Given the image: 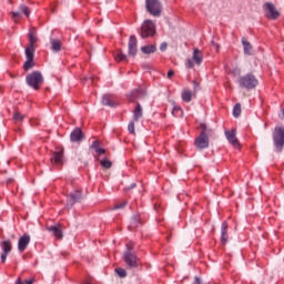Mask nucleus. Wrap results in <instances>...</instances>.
I'll return each instance as SVG.
<instances>
[{"label": "nucleus", "instance_id": "1", "mask_svg": "<svg viewBox=\"0 0 284 284\" xmlns=\"http://www.w3.org/2000/svg\"><path fill=\"white\" fill-rule=\"evenodd\" d=\"M26 82L33 90H39L43 85V74L39 71H33L27 75Z\"/></svg>", "mask_w": 284, "mask_h": 284}, {"label": "nucleus", "instance_id": "2", "mask_svg": "<svg viewBox=\"0 0 284 284\" xmlns=\"http://www.w3.org/2000/svg\"><path fill=\"white\" fill-rule=\"evenodd\" d=\"M240 88H244L245 90H254L256 85H258V79L252 73H247L240 78L239 80Z\"/></svg>", "mask_w": 284, "mask_h": 284}, {"label": "nucleus", "instance_id": "3", "mask_svg": "<svg viewBox=\"0 0 284 284\" xmlns=\"http://www.w3.org/2000/svg\"><path fill=\"white\" fill-rule=\"evenodd\" d=\"M146 12H150L152 17H161L163 12V4L160 0H145Z\"/></svg>", "mask_w": 284, "mask_h": 284}, {"label": "nucleus", "instance_id": "4", "mask_svg": "<svg viewBox=\"0 0 284 284\" xmlns=\"http://www.w3.org/2000/svg\"><path fill=\"white\" fill-rule=\"evenodd\" d=\"M156 34V26L152 20H145L141 27L142 39H148V37H154Z\"/></svg>", "mask_w": 284, "mask_h": 284}, {"label": "nucleus", "instance_id": "5", "mask_svg": "<svg viewBox=\"0 0 284 284\" xmlns=\"http://www.w3.org/2000/svg\"><path fill=\"white\" fill-rule=\"evenodd\" d=\"M123 260L129 270H134L139 267V257H136V254H134V252L124 251Z\"/></svg>", "mask_w": 284, "mask_h": 284}, {"label": "nucleus", "instance_id": "6", "mask_svg": "<svg viewBox=\"0 0 284 284\" xmlns=\"http://www.w3.org/2000/svg\"><path fill=\"white\" fill-rule=\"evenodd\" d=\"M264 14L267 17V19L276 20L278 17H281V12L276 10V6L272 2H266L263 6Z\"/></svg>", "mask_w": 284, "mask_h": 284}, {"label": "nucleus", "instance_id": "7", "mask_svg": "<svg viewBox=\"0 0 284 284\" xmlns=\"http://www.w3.org/2000/svg\"><path fill=\"white\" fill-rule=\"evenodd\" d=\"M273 140L275 148H277L278 152H281L284 145V128H275Z\"/></svg>", "mask_w": 284, "mask_h": 284}, {"label": "nucleus", "instance_id": "8", "mask_svg": "<svg viewBox=\"0 0 284 284\" xmlns=\"http://www.w3.org/2000/svg\"><path fill=\"white\" fill-rule=\"evenodd\" d=\"M194 63L195 65H201V63H203V52L199 49H194L192 59H187L185 65L186 68L192 69L194 68Z\"/></svg>", "mask_w": 284, "mask_h": 284}, {"label": "nucleus", "instance_id": "9", "mask_svg": "<svg viewBox=\"0 0 284 284\" xmlns=\"http://www.w3.org/2000/svg\"><path fill=\"white\" fill-rule=\"evenodd\" d=\"M0 247L2 250L1 262L4 263V261L8 258V254L12 252V241L4 240L0 242Z\"/></svg>", "mask_w": 284, "mask_h": 284}, {"label": "nucleus", "instance_id": "10", "mask_svg": "<svg viewBox=\"0 0 284 284\" xmlns=\"http://www.w3.org/2000/svg\"><path fill=\"white\" fill-rule=\"evenodd\" d=\"M195 146L197 150H205V148H210V138L200 133V135L195 140Z\"/></svg>", "mask_w": 284, "mask_h": 284}, {"label": "nucleus", "instance_id": "11", "mask_svg": "<svg viewBox=\"0 0 284 284\" xmlns=\"http://www.w3.org/2000/svg\"><path fill=\"white\" fill-rule=\"evenodd\" d=\"M31 237L29 234H23L18 241V251L20 254H23L26 250H28V245H30Z\"/></svg>", "mask_w": 284, "mask_h": 284}, {"label": "nucleus", "instance_id": "12", "mask_svg": "<svg viewBox=\"0 0 284 284\" xmlns=\"http://www.w3.org/2000/svg\"><path fill=\"white\" fill-rule=\"evenodd\" d=\"M84 139L83 131H81L80 128H77L73 130L70 134V141L72 143H81V141Z\"/></svg>", "mask_w": 284, "mask_h": 284}, {"label": "nucleus", "instance_id": "13", "mask_svg": "<svg viewBox=\"0 0 284 284\" xmlns=\"http://www.w3.org/2000/svg\"><path fill=\"white\" fill-rule=\"evenodd\" d=\"M225 136L233 148H239V139H236V130L226 131Z\"/></svg>", "mask_w": 284, "mask_h": 284}, {"label": "nucleus", "instance_id": "14", "mask_svg": "<svg viewBox=\"0 0 284 284\" xmlns=\"http://www.w3.org/2000/svg\"><path fill=\"white\" fill-rule=\"evenodd\" d=\"M136 43H138L136 37L131 36L129 39V57H136V52H138Z\"/></svg>", "mask_w": 284, "mask_h": 284}, {"label": "nucleus", "instance_id": "15", "mask_svg": "<svg viewBox=\"0 0 284 284\" xmlns=\"http://www.w3.org/2000/svg\"><path fill=\"white\" fill-rule=\"evenodd\" d=\"M47 230L52 233L55 239H63V230L61 229V225L48 226Z\"/></svg>", "mask_w": 284, "mask_h": 284}, {"label": "nucleus", "instance_id": "16", "mask_svg": "<svg viewBox=\"0 0 284 284\" xmlns=\"http://www.w3.org/2000/svg\"><path fill=\"white\" fill-rule=\"evenodd\" d=\"M83 199V195L81 194V190H75L70 194L69 203L70 206L74 205V203H79Z\"/></svg>", "mask_w": 284, "mask_h": 284}, {"label": "nucleus", "instance_id": "17", "mask_svg": "<svg viewBox=\"0 0 284 284\" xmlns=\"http://www.w3.org/2000/svg\"><path fill=\"white\" fill-rule=\"evenodd\" d=\"M196 94L193 93L192 90L190 89H183L181 93V99L184 101V103H190L192 101V98L195 97Z\"/></svg>", "mask_w": 284, "mask_h": 284}, {"label": "nucleus", "instance_id": "18", "mask_svg": "<svg viewBox=\"0 0 284 284\" xmlns=\"http://www.w3.org/2000/svg\"><path fill=\"white\" fill-rule=\"evenodd\" d=\"M141 225H143V223L141 222V215L136 214L131 219V223L129 225V230H136L138 227H141Z\"/></svg>", "mask_w": 284, "mask_h": 284}, {"label": "nucleus", "instance_id": "19", "mask_svg": "<svg viewBox=\"0 0 284 284\" xmlns=\"http://www.w3.org/2000/svg\"><path fill=\"white\" fill-rule=\"evenodd\" d=\"M51 162L54 163V165H61L63 163V150L53 153Z\"/></svg>", "mask_w": 284, "mask_h": 284}, {"label": "nucleus", "instance_id": "20", "mask_svg": "<svg viewBox=\"0 0 284 284\" xmlns=\"http://www.w3.org/2000/svg\"><path fill=\"white\" fill-rule=\"evenodd\" d=\"M143 94H145V90H143V89H135L128 97V100L131 101V102L136 101V99H139V97H143Z\"/></svg>", "mask_w": 284, "mask_h": 284}, {"label": "nucleus", "instance_id": "21", "mask_svg": "<svg viewBox=\"0 0 284 284\" xmlns=\"http://www.w3.org/2000/svg\"><path fill=\"white\" fill-rule=\"evenodd\" d=\"M200 128L202 130L200 134H203L204 136H207V139H210V136H214V130L209 128L207 124L201 123Z\"/></svg>", "mask_w": 284, "mask_h": 284}, {"label": "nucleus", "instance_id": "22", "mask_svg": "<svg viewBox=\"0 0 284 284\" xmlns=\"http://www.w3.org/2000/svg\"><path fill=\"white\" fill-rule=\"evenodd\" d=\"M227 222H223L221 226V241L222 245H225L227 243Z\"/></svg>", "mask_w": 284, "mask_h": 284}, {"label": "nucleus", "instance_id": "23", "mask_svg": "<svg viewBox=\"0 0 284 284\" xmlns=\"http://www.w3.org/2000/svg\"><path fill=\"white\" fill-rule=\"evenodd\" d=\"M37 29H31L28 33V38H29V48H34L37 41H38V38H37V32H36Z\"/></svg>", "mask_w": 284, "mask_h": 284}, {"label": "nucleus", "instance_id": "24", "mask_svg": "<svg viewBox=\"0 0 284 284\" xmlns=\"http://www.w3.org/2000/svg\"><path fill=\"white\" fill-rule=\"evenodd\" d=\"M139 119H143V108L140 103L133 110V121H139Z\"/></svg>", "mask_w": 284, "mask_h": 284}, {"label": "nucleus", "instance_id": "25", "mask_svg": "<svg viewBox=\"0 0 284 284\" xmlns=\"http://www.w3.org/2000/svg\"><path fill=\"white\" fill-rule=\"evenodd\" d=\"M102 105H108L109 108H114L116 104L114 103V100L112 99L111 95H103L102 97V101H101Z\"/></svg>", "mask_w": 284, "mask_h": 284}, {"label": "nucleus", "instance_id": "26", "mask_svg": "<svg viewBox=\"0 0 284 284\" xmlns=\"http://www.w3.org/2000/svg\"><path fill=\"white\" fill-rule=\"evenodd\" d=\"M242 44L244 48V54L252 55L254 50L252 49V44L247 40H245V38L242 39Z\"/></svg>", "mask_w": 284, "mask_h": 284}, {"label": "nucleus", "instance_id": "27", "mask_svg": "<svg viewBox=\"0 0 284 284\" xmlns=\"http://www.w3.org/2000/svg\"><path fill=\"white\" fill-rule=\"evenodd\" d=\"M34 52H36L34 47H27L24 51L26 58L29 60H34Z\"/></svg>", "mask_w": 284, "mask_h": 284}, {"label": "nucleus", "instance_id": "28", "mask_svg": "<svg viewBox=\"0 0 284 284\" xmlns=\"http://www.w3.org/2000/svg\"><path fill=\"white\" fill-rule=\"evenodd\" d=\"M51 50H53V52H59L61 50V40L52 39L51 40Z\"/></svg>", "mask_w": 284, "mask_h": 284}, {"label": "nucleus", "instance_id": "29", "mask_svg": "<svg viewBox=\"0 0 284 284\" xmlns=\"http://www.w3.org/2000/svg\"><path fill=\"white\" fill-rule=\"evenodd\" d=\"M142 52L144 54H152L153 52H156V45L150 44L141 48Z\"/></svg>", "mask_w": 284, "mask_h": 284}, {"label": "nucleus", "instance_id": "30", "mask_svg": "<svg viewBox=\"0 0 284 284\" xmlns=\"http://www.w3.org/2000/svg\"><path fill=\"white\" fill-rule=\"evenodd\" d=\"M173 116H182L183 115V109H181L180 105L173 102V109H172Z\"/></svg>", "mask_w": 284, "mask_h": 284}, {"label": "nucleus", "instance_id": "31", "mask_svg": "<svg viewBox=\"0 0 284 284\" xmlns=\"http://www.w3.org/2000/svg\"><path fill=\"white\" fill-rule=\"evenodd\" d=\"M114 59L118 62H120V61H128V55H125V53H123L121 51H116L115 54H114Z\"/></svg>", "mask_w": 284, "mask_h": 284}, {"label": "nucleus", "instance_id": "32", "mask_svg": "<svg viewBox=\"0 0 284 284\" xmlns=\"http://www.w3.org/2000/svg\"><path fill=\"white\" fill-rule=\"evenodd\" d=\"M32 68H34V60L27 59V61L23 64V70L28 72V70H32Z\"/></svg>", "mask_w": 284, "mask_h": 284}, {"label": "nucleus", "instance_id": "33", "mask_svg": "<svg viewBox=\"0 0 284 284\" xmlns=\"http://www.w3.org/2000/svg\"><path fill=\"white\" fill-rule=\"evenodd\" d=\"M233 116H235V119H239V116H241V103H236L233 108Z\"/></svg>", "mask_w": 284, "mask_h": 284}, {"label": "nucleus", "instance_id": "34", "mask_svg": "<svg viewBox=\"0 0 284 284\" xmlns=\"http://www.w3.org/2000/svg\"><path fill=\"white\" fill-rule=\"evenodd\" d=\"M13 119L17 122H21V121H23V119H26V115L21 114L19 111H16L13 113Z\"/></svg>", "mask_w": 284, "mask_h": 284}, {"label": "nucleus", "instance_id": "35", "mask_svg": "<svg viewBox=\"0 0 284 284\" xmlns=\"http://www.w3.org/2000/svg\"><path fill=\"white\" fill-rule=\"evenodd\" d=\"M115 272L120 278H125L128 276V272L124 268H115Z\"/></svg>", "mask_w": 284, "mask_h": 284}, {"label": "nucleus", "instance_id": "36", "mask_svg": "<svg viewBox=\"0 0 284 284\" xmlns=\"http://www.w3.org/2000/svg\"><path fill=\"white\" fill-rule=\"evenodd\" d=\"M20 12L26 14V17H30V8H28L26 4L20 6Z\"/></svg>", "mask_w": 284, "mask_h": 284}, {"label": "nucleus", "instance_id": "37", "mask_svg": "<svg viewBox=\"0 0 284 284\" xmlns=\"http://www.w3.org/2000/svg\"><path fill=\"white\" fill-rule=\"evenodd\" d=\"M101 165L102 168H104L105 170H110L112 168V162L110 160H102L101 161Z\"/></svg>", "mask_w": 284, "mask_h": 284}, {"label": "nucleus", "instance_id": "38", "mask_svg": "<svg viewBox=\"0 0 284 284\" xmlns=\"http://www.w3.org/2000/svg\"><path fill=\"white\" fill-rule=\"evenodd\" d=\"M125 205H128L126 201L120 202L113 206V210H123V207H125Z\"/></svg>", "mask_w": 284, "mask_h": 284}, {"label": "nucleus", "instance_id": "39", "mask_svg": "<svg viewBox=\"0 0 284 284\" xmlns=\"http://www.w3.org/2000/svg\"><path fill=\"white\" fill-rule=\"evenodd\" d=\"M128 130L130 134H136V131L134 130V121H131L128 125Z\"/></svg>", "mask_w": 284, "mask_h": 284}, {"label": "nucleus", "instance_id": "40", "mask_svg": "<svg viewBox=\"0 0 284 284\" xmlns=\"http://www.w3.org/2000/svg\"><path fill=\"white\" fill-rule=\"evenodd\" d=\"M132 250H134V243L133 242L126 243V250L124 252H132Z\"/></svg>", "mask_w": 284, "mask_h": 284}, {"label": "nucleus", "instance_id": "41", "mask_svg": "<svg viewBox=\"0 0 284 284\" xmlns=\"http://www.w3.org/2000/svg\"><path fill=\"white\" fill-rule=\"evenodd\" d=\"M11 14H12V19L14 21H17V19H19V17H21V11H13V12H11Z\"/></svg>", "mask_w": 284, "mask_h": 284}, {"label": "nucleus", "instance_id": "42", "mask_svg": "<svg viewBox=\"0 0 284 284\" xmlns=\"http://www.w3.org/2000/svg\"><path fill=\"white\" fill-rule=\"evenodd\" d=\"M160 50H161V52H165V50H168V43L163 42V43L160 45Z\"/></svg>", "mask_w": 284, "mask_h": 284}, {"label": "nucleus", "instance_id": "43", "mask_svg": "<svg viewBox=\"0 0 284 284\" xmlns=\"http://www.w3.org/2000/svg\"><path fill=\"white\" fill-rule=\"evenodd\" d=\"M92 150H98L99 149V141H93V143L91 144Z\"/></svg>", "mask_w": 284, "mask_h": 284}, {"label": "nucleus", "instance_id": "44", "mask_svg": "<svg viewBox=\"0 0 284 284\" xmlns=\"http://www.w3.org/2000/svg\"><path fill=\"white\" fill-rule=\"evenodd\" d=\"M172 77H174V70H169L168 79H172Z\"/></svg>", "mask_w": 284, "mask_h": 284}, {"label": "nucleus", "instance_id": "45", "mask_svg": "<svg viewBox=\"0 0 284 284\" xmlns=\"http://www.w3.org/2000/svg\"><path fill=\"white\" fill-rule=\"evenodd\" d=\"M95 152L97 154H105V150L101 148H99Z\"/></svg>", "mask_w": 284, "mask_h": 284}, {"label": "nucleus", "instance_id": "46", "mask_svg": "<svg viewBox=\"0 0 284 284\" xmlns=\"http://www.w3.org/2000/svg\"><path fill=\"white\" fill-rule=\"evenodd\" d=\"M24 283H26V284H34V278L26 280Z\"/></svg>", "mask_w": 284, "mask_h": 284}, {"label": "nucleus", "instance_id": "47", "mask_svg": "<svg viewBox=\"0 0 284 284\" xmlns=\"http://www.w3.org/2000/svg\"><path fill=\"white\" fill-rule=\"evenodd\" d=\"M213 45H214V48H215L216 52H219V44L213 43Z\"/></svg>", "mask_w": 284, "mask_h": 284}, {"label": "nucleus", "instance_id": "48", "mask_svg": "<svg viewBox=\"0 0 284 284\" xmlns=\"http://www.w3.org/2000/svg\"><path fill=\"white\" fill-rule=\"evenodd\" d=\"M16 284H23V283L21 282V278H18V281L16 282Z\"/></svg>", "mask_w": 284, "mask_h": 284}, {"label": "nucleus", "instance_id": "49", "mask_svg": "<svg viewBox=\"0 0 284 284\" xmlns=\"http://www.w3.org/2000/svg\"><path fill=\"white\" fill-rule=\"evenodd\" d=\"M134 187H136V183L131 184V189H134Z\"/></svg>", "mask_w": 284, "mask_h": 284}]
</instances>
